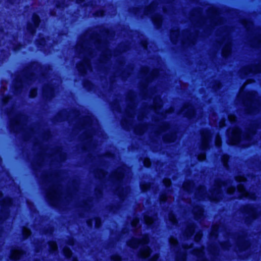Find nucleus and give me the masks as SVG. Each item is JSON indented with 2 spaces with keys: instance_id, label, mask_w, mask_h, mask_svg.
I'll list each match as a JSON object with an SVG mask.
<instances>
[{
  "instance_id": "nucleus-13",
  "label": "nucleus",
  "mask_w": 261,
  "mask_h": 261,
  "mask_svg": "<svg viewBox=\"0 0 261 261\" xmlns=\"http://www.w3.org/2000/svg\"><path fill=\"white\" fill-rule=\"evenodd\" d=\"M231 50V42L230 40L227 39L222 49V54L224 57H227L230 54Z\"/></svg>"
},
{
  "instance_id": "nucleus-10",
  "label": "nucleus",
  "mask_w": 261,
  "mask_h": 261,
  "mask_svg": "<svg viewBox=\"0 0 261 261\" xmlns=\"http://www.w3.org/2000/svg\"><path fill=\"white\" fill-rule=\"evenodd\" d=\"M22 253V250L19 247L15 248L11 251L10 259L12 261H18L19 260L21 255Z\"/></svg>"
},
{
  "instance_id": "nucleus-41",
  "label": "nucleus",
  "mask_w": 261,
  "mask_h": 261,
  "mask_svg": "<svg viewBox=\"0 0 261 261\" xmlns=\"http://www.w3.org/2000/svg\"><path fill=\"white\" fill-rule=\"evenodd\" d=\"M221 248L224 250H227L230 246V244L228 242H222L220 243Z\"/></svg>"
},
{
  "instance_id": "nucleus-58",
  "label": "nucleus",
  "mask_w": 261,
  "mask_h": 261,
  "mask_svg": "<svg viewBox=\"0 0 261 261\" xmlns=\"http://www.w3.org/2000/svg\"><path fill=\"white\" fill-rule=\"evenodd\" d=\"M171 247L176 248L177 247V244L170 243Z\"/></svg>"
},
{
  "instance_id": "nucleus-45",
  "label": "nucleus",
  "mask_w": 261,
  "mask_h": 261,
  "mask_svg": "<svg viewBox=\"0 0 261 261\" xmlns=\"http://www.w3.org/2000/svg\"><path fill=\"white\" fill-rule=\"evenodd\" d=\"M118 209V206L116 205H111L109 207V211L111 212H114Z\"/></svg>"
},
{
  "instance_id": "nucleus-3",
  "label": "nucleus",
  "mask_w": 261,
  "mask_h": 261,
  "mask_svg": "<svg viewBox=\"0 0 261 261\" xmlns=\"http://www.w3.org/2000/svg\"><path fill=\"white\" fill-rule=\"evenodd\" d=\"M149 235L145 233L142 236L140 239H133L128 241L127 245L129 247L132 249L136 248L139 245H141L143 248L145 249L146 245L149 243Z\"/></svg>"
},
{
  "instance_id": "nucleus-57",
  "label": "nucleus",
  "mask_w": 261,
  "mask_h": 261,
  "mask_svg": "<svg viewBox=\"0 0 261 261\" xmlns=\"http://www.w3.org/2000/svg\"><path fill=\"white\" fill-rule=\"evenodd\" d=\"M82 150L84 152H86L87 151H88L87 148H86V147L85 145H83L82 146Z\"/></svg>"
},
{
  "instance_id": "nucleus-56",
  "label": "nucleus",
  "mask_w": 261,
  "mask_h": 261,
  "mask_svg": "<svg viewBox=\"0 0 261 261\" xmlns=\"http://www.w3.org/2000/svg\"><path fill=\"white\" fill-rule=\"evenodd\" d=\"M6 113H7V114L9 116L10 113H11V110L9 108H7L6 109Z\"/></svg>"
},
{
  "instance_id": "nucleus-27",
  "label": "nucleus",
  "mask_w": 261,
  "mask_h": 261,
  "mask_svg": "<svg viewBox=\"0 0 261 261\" xmlns=\"http://www.w3.org/2000/svg\"><path fill=\"white\" fill-rule=\"evenodd\" d=\"M49 247V252L50 253L54 254L57 251V244L55 241H49L48 242Z\"/></svg>"
},
{
  "instance_id": "nucleus-49",
  "label": "nucleus",
  "mask_w": 261,
  "mask_h": 261,
  "mask_svg": "<svg viewBox=\"0 0 261 261\" xmlns=\"http://www.w3.org/2000/svg\"><path fill=\"white\" fill-rule=\"evenodd\" d=\"M245 191H239V193H240V196H239V198L240 199H242L243 197H245Z\"/></svg>"
},
{
  "instance_id": "nucleus-28",
  "label": "nucleus",
  "mask_w": 261,
  "mask_h": 261,
  "mask_svg": "<svg viewBox=\"0 0 261 261\" xmlns=\"http://www.w3.org/2000/svg\"><path fill=\"white\" fill-rule=\"evenodd\" d=\"M140 190L142 193L147 192L150 188V184L148 182H145L140 184Z\"/></svg>"
},
{
  "instance_id": "nucleus-2",
  "label": "nucleus",
  "mask_w": 261,
  "mask_h": 261,
  "mask_svg": "<svg viewBox=\"0 0 261 261\" xmlns=\"http://www.w3.org/2000/svg\"><path fill=\"white\" fill-rule=\"evenodd\" d=\"M13 200L11 197H6L1 202L2 215L0 216V224H3L10 214L9 207L12 206Z\"/></svg>"
},
{
  "instance_id": "nucleus-31",
  "label": "nucleus",
  "mask_w": 261,
  "mask_h": 261,
  "mask_svg": "<svg viewBox=\"0 0 261 261\" xmlns=\"http://www.w3.org/2000/svg\"><path fill=\"white\" fill-rule=\"evenodd\" d=\"M145 126L146 125L144 124L140 125L138 127L135 128L134 130L135 134L137 135L141 136L144 133V129Z\"/></svg>"
},
{
  "instance_id": "nucleus-6",
  "label": "nucleus",
  "mask_w": 261,
  "mask_h": 261,
  "mask_svg": "<svg viewBox=\"0 0 261 261\" xmlns=\"http://www.w3.org/2000/svg\"><path fill=\"white\" fill-rule=\"evenodd\" d=\"M201 143L200 149L201 151L205 152L210 148V132L208 130H205L201 133Z\"/></svg>"
},
{
  "instance_id": "nucleus-11",
  "label": "nucleus",
  "mask_w": 261,
  "mask_h": 261,
  "mask_svg": "<svg viewBox=\"0 0 261 261\" xmlns=\"http://www.w3.org/2000/svg\"><path fill=\"white\" fill-rule=\"evenodd\" d=\"M256 131L254 127H252L248 129L245 136L244 140L250 145L253 140L252 137L256 134Z\"/></svg>"
},
{
  "instance_id": "nucleus-30",
  "label": "nucleus",
  "mask_w": 261,
  "mask_h": 261,
  "mask_svg": "<svg viewBox=\"0 0 261 261\" xmlns=\"http://www.w3.org/2000/svg\"><path fill=\"white\" fill-rule=\"evenodd\" d=\"M12 99V96L9 94L5 95L2 98V103L3 106H6L9 105L10 101Z\"/></svg>"
},
{
  "instance_id": "nucleus-38",
  "label": "nucleus",
  "mask_w": 261,
  "mask_h": 261,
  "mask_svg": "<svg viewBox=\"0 0 261 261\" xmlns=\"http://www.w3.org/2000/svg\"><path fill=\"white\" fill-rule=\"evenodd\" d=\"M38 94L37 89L36 88L31 89L29 92V97L31 98H35Z\"/></svg>"
},
{
  "instance_id": "nucleus-42",
  "label": "nucleus",
  "mask_w": 261,
  "mask_h": 261,
  "mask_svg": "<svg viewBox=\"0 0 261 261\" xmlns=\"http://www.w3.org/2000/svg\"><path fill=\"white\" fill-rule=\"evenodd\" d=\"M186 255L184 253H180L179 255H177L176 259L177 261H185Z\"/></svg>"
},
{
  "instance_id": "nucleus-12",
  "label": "nucleus",
  "mask_w": 261,
  "mask_h": 261,
  "mask_svg": "<svg viewBox=\"0 0 261 261\" xmlns=\"http://www.w3.org/2000/svg\"><path fill=\"white\" fill-rule=\"evenodd\" d=\"M83 88L88 92H92L95 88V84L89 79H85L82 83Z\"/></svg>"
},
{
  "instance_id": "nucleus-62",
  "label": "nucleus",
  "mask_w": 261,
  "mask_h": 261,
  "mask_svg": "<svg viewBox=\"0 0 261 261\" xmlns=\"http://www.w3.org/2000/svg\"><path fill=\"white\" fill-rule=\"evenodd\" d=\"M143 45L144 47L145 48H147V43L146 41L144 42L143 43Z\"/></svg>"
},
{
  "instance_id": "nucleus-4",
  "label": "nucleus",
  "mask_w": 261,
  "mask_h": 261,
  "mask_svg": "<svg viewBox=\"0 0 261 261\" xmlns=\"http://www.w3.org/2000/svg\"><path fill=\"white\" fill-rule=\"evenodd\" d=\"M221 180L216 182V188L212 192V195L208 196V199L212 202L217 203L220 201L221 198L222 190L220 188L223 184Z\"/></svg>"
},
{
  "instance_id": "nucleus-35",
  "label": "nucleus",
  "mask_w": 261,
  "mask_h": 261,
  "mask_svg": "<svg viewBox=\"0 0 261 261\" xmlns=\"http://www.w3.org/2000/svg\"><path fill=\"white\" fill-rule=\"evenodd\" d=\"M22 235L24 240L28 239L31 235V231L28 228H25L22 230Z\"/></svg>"
},
{
  "instance_id": "nucleus-40",
  "label": "nucleus",
  "mask_w": 261,
  "mask_h": 261,
  "mask_svg": "<svg viewBox=\"0 0 261 261\" xmlns=\"http://www.w3.org/2000/svg\"><path fill=\"white\" fill-rule=\"evenodd\" d=\"M153 221V219L151 217L148 216H144V222L148 226L151 225V222Z\"/></svg>"
},
{
  "instance_id": "nucleus-24",
  "label": "nucleus",
  "mask_w": 261,
  "mask_h": 261,
  "mask_svg": "<svg viewBox=\"0 0 261 261\" xmlns=\"http://www.w3.org/2000/svg\"><path fill=\"white\" fill-rule=\"evenodd\" d=\"M116 194L118 196L120 200H123L125 198L124 189L118 186L116 189Z\"/></svg>"
},
{
  "instance_id": "nucleus-37",
  "label": "nucleus",
  "mask_w": 261,
  "mask_h": 261,
  "mask_svg": "<svg viewBox=\"0 0 261 261\" xmlns=\"http://www.w3.org/2000/svg\"><path fill=\"white\" fill-rule=\"evenodd\" d=\"M191 187L192 184L191 181L190 180L185 182L183 184L182 186L183 190L187 192H189L190 191V189H191Z\"/></svg>"
},
{
  "instance_id": "nucleus-48",
  "label": "nucleus",
  "mask_w": 261,
  "mask_h": 261,
  "mask_svg": "<svg viewBox=\"0 0 261 261\" xmlns=\"http://www.w3.org/2000/svg\"><path fill=\"white\" fill-rule=\"evenodd\" d=\"M202 253L200 249H196L194 252V254H195L197 256H198L201 253Z\"/></svg>"
},
{
  "instance_id": "nucleus-19",
  "label": "nucleus",
  "mask_w": 261,
  "mask_h": 261,
  "mask_svg": "<svg viewBox=\"0 0 261 261\" xmlns=\"http://www.w3.org/2000/svg\"><path fill=\"white\" fill-rule=\"evenodd\" d=\"M46 198L48 203L52 206L55 207L58 204V200L54 195L52 194H47Z\"/></svg>"
},
{
  "instance_id": "nucleus-36",
  "label": "nucleus",
  "mask_w": 261,
  "mask_h": 261,
  "mask_svg": "<svg viewBox=\"0 0 261 261\" xmlns=\"http://www.w3.org/2000/svg\"><path fill=\"white\" fill-rule=\"evenodd\" d=\"M95 227L96 228H99L102 225V219L99 217H96L94 218Z\"/></svg>"
},
{
  "instance_id": "nucleus-21",
  "label": "nucleus",
  "mask_w": 261,
  "mask_h": 261,
  "mask_svg": "<svg viewBox=\"0 0 261 261\" xmlns=\"http://www.w3.org/2000/svg\"><path fill=\"white\" fill-rule=\"evenodd\" d=\"M123 177V174L120 171H116L114 173L112 178L114 179L118 184H120Z\"/></svg>"
},
{
  "instance_id": "nucleus-8",
  "label": "nucleus",
  "mask_w": 261,
  "mask_h": 261,
  "mask_svg": "<svg viewBox=\"0 0 261 261\" xmlns=\"http://www.w3.org/2000/svg\"><path fill=\"white\" fill-rule=\"evenodd\" d=\"M242 133L240 129H236L232 134V137L228 140V144L233 146H240Z\"/></svg>"
},
{
  "instance_id": "nucleus-61",
  "label": "nucleus",
  "mask_w": 261,
  "mask_h": 261,
  "mask_svg": "<svg viewBox=\"0 0 261 261\" xmlns=\"http://www.w3.org/2000/svg\"><path fill=\"white\" fill-rule=\"evenodd\" d=\"M164 128H165V129H168L169 128V125L168 124H165L164 125Z\"/></svg>"
},
{
  "instance_id": "nucleus-9",
  "label": "nucleus",
  "mask_w": 261,
  "mask_h": 261,
  "mask_svg": "<svg viewBox=\"0 0 261 261\" xmlns=\"http://www.w3.org/2000/svg\"><path fill=\"white\" fill-rule=\"evenodd\" d=\"M32 22L33 23H29L28 24V30L30 34H34L35 32V30L38 27L40 22L39 17L37 15L34 14L33 16Z\"/></svg>"
},
{
  "instance_id": "nucleus-23",
  "label": "nucleus",
  "mask_w": 261,
  "mask_h": 261,
  "mask_svg": "<svg viewBox=\"0 0 261 261\" xmlns=\"http://www.w3.org/2000/svg\"><path fill=\"white\" fill-rule=\"evenodd\" d=\"M175 139L174 134L173 133H171L170 134H167L165 135L163 137V141L165 143H170L173 142Z\"/></svg>"
},
{
  "instance_id": "nucleus-5",
  "label": "nucleus",
  "mask_w": 261,
  "mask_h": 261,
  "mask_svg": "<svg viewBox=\"0 0 261 261\" xmlns=\"http://www.w3.org/2000/svg\"><path fill=\"white\" fill-rule=\"evenodd\" d=\"M242 212L244 214H248L250 216L249 217H246L245 219V222L247 224L249 223L251 220H255L258 215L256 209L251 204L245 205L243 207Z\"/></svg>"
},
{
  "instance_id": "nucleus-63",
  "label": "nucleus",
  "mask_w": 261,
  "mask_h": 261,
  "mask_svg": "<svg viewBox=\"0 0 261 261\" xmlns=\"http://www.w3.org/2000/svg\"><path fill=\"white\" fill-rule=\"evenodd\" d=\"M84 0H76V2L78 4H81L84 2Z\"/></svg>"
},
{
  "instance_id": "nucleus-46",
  "label": "nucleus",
  "mask_w": 261,
  "mask_h": 261,
  "mask_svg": "<svg viewBox=\"0 0 261 261\" xmlns=\"http://www.w3.org/2000/svg\"><path fill=\"white\" fill-rule=\"evenodd\" d=\"M255 47L257 48L261 47V36H259L256 38V44Z\"/></svg>"
},
{
  "instance_id": "nucleus-44",
  "label": "nucleus",
  "mask_w": 261,
  "mask_h": 261,
  "mask_svg": "<svg viewBox=\"0 0 261 261\" xmlns=\"http://www.w3.org/2000/svg\"><path fill=\"white\" fill-rule=\"evenodd\" d=\"M163 185L166 188H169L171 186V180L169 179H164Z\"/></svg>"
},
{
  "instance_id": "nucleus-29",
  "label": "nucleus",
  "mask_w": 261,
  "mask_h": 261,
  "mask_svg": "<svg viewBox=\"0 0 261 261\" xmlns=\"http://www.w3.org/2000/svg\"><path fill=\"white\" fill-rule=\"evenodd\" d=\"M143 163L145 167L149 168L152 165V160L149 157H145L143 160Z\"/></svg>"
},
{
  "instance_id": "nucleus-47",
  "label": "nucleus",
  "mask_w": 261,
  "mask_h": 261,
  "mask_svg": "<svg viewBox=\"0 0 261 261\" xmlns=\"http://www.w3.org/2000/svg\"><path fill=\"white\" fill-rule=\"evenodd\" d=\"M86 223L87 226L90 227L92 228L93 227V222L92 219H89L86 221Z\"/></svg>"
},
{
  "instance_id": "nucleus-53",
  "label": "nucleus",
  "mask_w": 261,
  "mask_h": 261,
  "mask_svg": "<svg viewBox=\"0 0 261 261\" xmlns=\"http://www.w3.org/2000/svg\"><path fill=\"white\" fill-rule=\"evenodd\" d=\"M147 261H156V259L153 257H151L147 258Z\"/></svg>"
},
{
  "instance_id": "nucleus-59",
  "label": "nucleus",
  "mask_w": 261,
  "mask_h": 261,
  "mask_svg": "<svg viewBox=\"0 0 261 261\" xmlns=\"http://www.w3.org/2000/svg\"><path fill=\"white\" fill-rule=\"evenodd\" d=\"M50 232V230H49L48 229H46L45 230H44V233L45 234H48Z\"/></svg>"
},
{
  "instance_id": "nucleus-26",
  "label": "nucleus",
  "mask_w": 261,
  "mask_h": 261,
  "mask_svg": "<svg viewBox=\"0 0 261 261\" xmlns=\"http://www.w3.org/2000/svg\"><path fill=\"white\" fill-rule=\"evenodd\" d=\"M100 50L102 51V55L106 56L105 60L109 59V50L108 48V45L107 43H103L102 44V48H100Z\"/></svg>"
},
{
  "instance_id": "nucleus-15",
  "label": "nucleus",
  "mask_w": 261,
  "mask_h": 261,
  "mask_svg": "<svg viewBox=\"0 0 261 261\" xmlns=\"http://www.w3.org/2000/svg\"><path fill=\"white\" fill-rule=\"evenodd\" d=\"M179 31L178 28H176L173 30H172L170 33V38L171 41L173 43H176L178 40L179 37Z\"/></svg>"
},
{
  "instance_id": "nucleus-33",
  "label": "nucleus",
  "mask_w": 261,
  "mask_h": 261,
  "mask_svg": "<svg viewBox=\"0 0 261 261\" xmlns=\"http://www.w3.org/2000/svg\"><path fill=\"white\" fill-rule=\"evenodd\" d=\"M168 199V195L166 193H163L160 195L159 201L161 204L166 203Z\"/></svg>"
},
{
  "instance_id": "nucleus-54",
  "label": "nucleus",
  "mask_w": 261,
  "mask_h": 261,
  "mask_svg": "<svg viewBox=\"0 0 261 261\" xmlns=\"http://www.w3.org/2000/svg\"><path fill=\"white\" fill-rule=\"evenodd\" d=\"M45 39H41V40L39 43V44L40 45H44L45 44Z\"/></svg>"
},
{
  "instance_id": "nucleus-39",
  "label": "nucleus",
  "mask_w": 261,
  "mask_h": 261,
  "mask_svg": "<svg viewBox=\"0 0 261 261\" xmlns=\"http://www.w3.org/2000/svg\"><path fill=\"white\" fill-rule=\"evenodd\" d=\"M111 261H121L122 257L119 254H115L111 256Z\"/></svg>"
},
{
  "instance_id": "nucleus-60",
  "label": "nucleus",
  "mask_w": 261,
  "mask_h": 261,
  "mask_svg": "<svg viewBox=\"0 0 261 261\" xmlns=\"http://www.w3.org/2000/svg\"><path fill=\"white\" fill-rule=\"evenodd\" d=\"M216 251V249L215 247H213L212 249V251H211L213 253H215V251Z\"/></svg>"
},
{
  "instance_id": "nucleus-18",
  "label": "nucleus",
  "mask_w": 261,
  "mask_h": 261,
  "mask_svg": "<svg viewBox=\"0 0 261 261\" xmlns=\"http://www.w3.org/2000/svg\"><path fill=\"white\" fill-rule=\"evenodd\" d=\"M203 214V210L202 207L199 205L196 207V210L193 211V215L196 220L199 219Z\"/></svg>"
},
{
  "instance_id": "nucleus-1",
  "label": "nucleus",
  "mask_w": 261,
  "mask_h": 261,
  "mask_svg": "<svg viewBox=\"0 0 261 261\" xmlns=\"http://www.w3.org/2000/svg\"><path fill=\"white\" fill-rule=\"evenodd\" d=\"M158 6L155 2H153L145 10V14L149 16L154 24L160 28L162 22V17L160 14L156 13Z\"/></svg>"
},
{
  "instance_id": "nucleus-50",
  "label": "nucleus",
  "mask_w": 261,
  "mask_h": 261,
  "mask_svg": "<svg viewBox=\"0 0 261 261\" xmlns=\"http://www.w3.org/2000/svg\"><path fill=\"white\" fill-rule=\"evenodd\" d=\"M121 125L123 127H126L128 125V123L127 121H124L122 122Z\"/></svg>"
},
{
  "instance_id": "nucleus-43",
  "label": "nucleus",
  "mask_w": 261,
  "mask_h": 261,
  "mask_svg": "<svg viewBox=\"0 0 261 261\" xmlns=\"http://www.w3.org/2000/svg\"><path fill=\"white\" fill-rule=\"evenodd\" d=\"M205 158V152H201L197 156V159L199 161L202 162L204 160Z\"/></svg>"
},
{
  "instance_id": "nucleus-16",
  "label": "nucleus",
  "mask_w": 261,
  "mask_h": 261,
  "mask_svg": "<svg viewBox=\"0 0 261 261\" xmlns=\"http://www.w3.org/2000/svg\"><path fill=\"white\" fill-rule=\"evenodd\" d=\"M19 126V121L17 117L13 120H11L10 121L9 128L10 131L14 133H16V128Z\"/></svg>"
},
{
  "instance_id": "nucleus-52",
  "label": "nucleus",
  "mask_w": 261,
  "mask_h": 261,
  "mask_svg": "<svg viewBox=\"0 0 261 261\" xmlns=\"http://www.w3.org/2000/svg\"><path fill=\"white\" fill-rule=\"evenodd\" d=\"M99 173L102 176H104L107 173L104 170L100 169L99 170Z\"/></svg>"
},
{
  "instance_id": "nucleus-7",
  "label": "nucleus",
  "mask_w": 261,
  "mask_h": 261,
  "mask_svg": "<svg viewBox=\"0 0 261 261\" xmlns=\"http://www.w3.org/2000/svg\"><path fill=\"white\" fill-rule=\"evenodd\" d=\"M184 108L186 110L185 116L189 120H194L197 118V112L193 106L190 104H187L184 105Z\"/></svg>"
},
{
  "instance_id": "nucleus-32",
  "label": "nucleus",
  "mask_w": 261,
  "mask_h": 261,
  "mask_svg": "<svg viewBox=\"0 0 261 261\" xmlns=\"http://www.w3.org/2000/svg\"><path fill=\"white\" fill-rule=\"evenodd\" d=\"M195 225L194 223H190L188 225L186 234L192 235L195 231Z\"/></svg>"
},
{
  "instance_id": "nucleus-25",
  "label": "nucleus",
  "mask_w": 261,
  "mask_h": 261,
  "mask_svg": "<svg viewBox=\"0 0 261 261\" xmlns=\"http://www.w3.org/2000/svg\"><path fill=\"white\" fill-rule=\"evenodd\" d=\"M63 254L67 259H70L73 256L72 250L69 247H65L63 249Z\"/></svg>"
},
{
  "instance_id": "nucleus-22",
  "label": "nucleus",
  "mask_w": 261,
  "mask_h": 261,
  "mask_svg": "<svg viewBox=\"0 0 261 261\" xmlns=\"http://www.w3.org/2000/svg\"><path fill=\"white\" fill-rule=\"evenodd\" d=\"M230 156L228 153H224L222 155L221 157V162L225 168H227L229 166V161L230 159Z\"/></svg>"
},
{
  "instance_id": "nucleus-20",
  "label": "nucleus",
  "mask_w": 261,
  "mask_h": 261,
  "mask_svg": "<svg viewBox=\"0 0 261 261\" xmlns=\"http://www.w3.org/2000/svg\"><path fill=\"white\" fill-rule=\"evenodd\" d=\"M241 238H242V242H241V244L238 245V247L240 251H245L250 246V244L248 241L243 239V237H242Z\"/></svg>"
},
{
  "instance_id": "nucleus-51",
  "label": "nucleus",
  "mask_w": 261,
  "mask_h": 261,
  "mask_svg": "<svg viewBox=\"0 0 261 261\" xmlns=\"http://www.w3.org/2000/svg\"><path fill=\"white\" fill-rule=\"evenodd\" d=\"M57 152L59 153L60 157L61 158H63L64 156V153H63L61 150L59 149H57Z\"/></svg>"
},
{
  "instance_id": "nucleus-34",
  "label": "nucleus",
  "mask_w": 261,
  "mask_h": 261,
  "mask_svg": "<svg viewBox=\"0 0 261 261\" xmlns=\"http://www.w3.org/2000/svg\"><path fill=\"white\" fill-rule=\"evenodd\" d=\"M169 221L172 225H176L178 223L177 219L174 214L171 213L169 215Z\"/></svg>"
},
{
  "instance_id": "nucleus-17",
  "label": "nucleus",
  "mask_w": 261,
  "mask_h": 261,
  "mask_svg": "<svg viewBox=\"0 0 261 261\" xmlns=\"http://www.w3.org/2000/svg\"><path fill=\"white\" fill-rule=\"evenodd\" d=\"M81 52L83 54H86V59L85 60V65H90L89 62L92 58V54L89 50H86L83 46L82 47Z\"/></svg>"
},
{
  "instance_id": "nucleus-55",
  "label": "nucleus",
  "mask_w": 261,
  "mask_h": 261,
  "mask_svg": "<svg viewBox=\"0 0 261 261\" xmlns=\"http://www.w3.org/2000/svg\"><path fill=\"white\" fill-rule=\"evenodd\" d=\"M95 193L96 195L100 194L101 193V191L100 189H96L95 190Z\"/></svg>"
},
{
  "instance_id": "nucleus-14",
  "label": "nucleus",
  "mask_w": 261,
  "mask_h": 261,
  "mask_svg": "<svg viewBox=\"0 0 261 261\" xmlns=\"http://www.w3.org/2000/svg\"><path fill=\"white\" fill-rule=\"evenodd\" d=\"M53 88L50 86H47L46 88L43 89L42 94L43 97L46 99H49L53 96Z\"/></svg>"
},
{
  "instance_id": "nucleus-64",
  "label": "nucleus",
  "mask_w": 261,
  "mask_h": 261,
  "mask_svg": "<svg viewBox=\"0 0 261 261\" xmlns=\"http://www.w3.org/2000/svg\"><path fill=\"white\" fill-rule=\"evenodd\" d=\"M214 231H215V229H213V231H212V232L211 235H212V236H217V234H215Z\"/></svg>"
}]
</instances>
